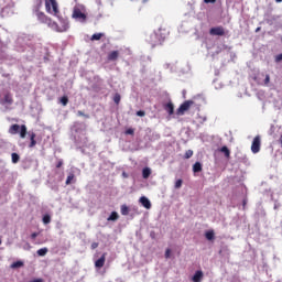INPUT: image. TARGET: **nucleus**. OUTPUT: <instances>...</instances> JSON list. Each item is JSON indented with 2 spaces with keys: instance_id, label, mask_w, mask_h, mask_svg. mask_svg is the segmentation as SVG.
Instances as JSON below:
<instances>
[{
  "instance_id": "c9c22d12",
  "label": "nucleus",
  "mask_w": 282,
  "mask_h": 282,
  "mask_svg": "<svg viewBox=\"0 0 282 282\" xmlns=\"http://www.w3.org/2000/svg\"><path fill=\"white\" fill-rule=\"evenodd\" d=\"M171 258V249H166L165 250V259H170Z\"/></svg>"
},
{
  "instance_id": "cd10ccee",
  "label": "nucleus",
  "mask_w": 282,
  "mask_h": 282,
  "mask_svg": "<svg viewBox=\"0 0 282 282\" xmlns=\"http://www.w3.org/2000/svg\"><path fill=\"white\" fill-rule=\"evenodd\" d=\"M185 160H191L193 158V150H187L184 154Z\"/></svg>"
},
{
  "instance_id": "c03bdc74",
  "label": "nucleus",
  "mask_w": 282,
  "mask_h": 282,
  "mask_svg": "<svg viewBox=\"0 0 282 282\" xmlns=\"http://www.w3.org/2000/svg\"><path fill=\"white\" fill-rule=\"evenodd\" d=\"M275 1H276V3H281L282 0H275Z\"/></svg>"
},
{
  "instance_id": "f257e3e1",
  "label": "nucleus",
  "mask_w": 282,
  "mask_h": 282,
  "mask_svg": "<svg viewBox=\"0 0 282 282\" xmlns=\"http://www.w3.org/2000/svg\"><path fill=\"white\" fill-rule=\"evenodd\" d=\"M45 10L48 14H53V17H57L58 23L52 20L50 22V28L54 32L63 33L69 30V20L61 17V11L58 10V2L56 0H45Z\"/></svg>"
},
{
  "instance_id": "b1692460",
  "label": "nucleus",
  "mask_w": 282,
  "mask_h": 282,
  "mask_svg": "<svg viewBox=\"0 0 282 282\" xmlns=\"http://www.w3.org/2000/svg\"><path fill=\"white\" fill-rule=\"evenodd\" d=\"M42 221H43V224H45V225H47V224H50L51 221H52V216H50V215H44L43 216V218H42Z\"/></svg>"
},
{
  "instance_id": "f3484780",
  "label": "nucleus",
  "mask_w": 282,
  "mask_h": 282,
  "mask_svg": "<svg viewBox=\"0 0 282 282\" xmlns=\"http://www.w3.org/2000/svg\"><path fill=\"white\" fill-rule=\"evenodd\" d=\"M23 265H24L23 261L18 260V261L13 262V263L10 265V268H11L12 270H17V269H19V268H23Z\"/></svg>"
},
{
  "instance_id": "37998d69",
  "label": "nucleus",
  "mask_w": 282,
  "mask_h": 282,
  "mask_svg": "<svg viewBox=\"0 0 282 282\" xmlns=\"http://www.w3.org/2000/svg\"><path fill=\"white\" fill-rule=\"evenodd\" d=\"M26 246H28L29 250H30V248H32V247L30 246V243H26Z\"/></svg>"
},
{
  "instance_id": "20e7f679",
  "label": "nucleus",
  "mask_w": 282,
  "mask_h": 282,
  "mask_svg": "<svg viewBox=\"0 0 282 282\" xmlns=\"http://www.w3.org/2000/svg\"><path fill=\"white\" fill-rule=\"evenodd\" d=\"M193 105H195L194 100H186L184 101L176 110V116H184L186 113V111H188V109H191V107H193Z\"/></svg>"
},
{
  "instance_id": "7ed1b4c3",
  "label": "nucleus",
  "mask_w": 282,
  "mask_h": 282,
  "mask_svg": "<svg viewBox=\"0 0 282 282\" xmlns=\"http://www.w3.org/2000/svg\"><path fill=\"white\" fill-rule=\"evenodd\" d=\"M84 8L80 6H75L73 9V19H76L77 21H82L85 23L87 21V14L84 12Z\"/></svg>"
},
{
  "instance_id": "6ab92c4d",
  "label": "nucleus",
  "mask_w": 282,
  "mask_h": 282,
  "mask_svg": "<svg viewBox=\"0 0 282 282\" xmlns=\"http://www.w3.org/2000/svg\"><path fill=\"white\" fill-rule=\"evenodd\" d=\"M202 171H203L202 163H200V162H196V163L193 165V172H194V173H202Z\"/></svg>"
},
{
  "instance_id": "72a5a7b5",
  "label": "nucleus",
  "mask_w": 282,
  "mask_h": 282,
  "mask_svg": "<svg viewBox=\"0 0 282 282\" xmlns=\"http://www.w3.org/2000/svg\"><path fill=\"white\" fill-rule=\"evenodd\" d=\"M77 116L84 117V118H89V115H85V112H83L82 110L77 111Z\"/></svg>"
},
{
  "instance_id": "c85d7f7f",
  "label": "nucleus",
  "mask_w": 282,
  "mask_h": 282,
  "mask_svg": "<svg viewBox=\"0 0 282 282\" xmlns=\"http://www.w3.org/2000/svg\"><path fill=\"white\" fill-rule=\"evenodd\" d=\"M182 184H184V181H182V178H178L175 182L174 188H182Z\"/></svg>"
},
{
  "instance_id": "1a4fd4ad",
  "label": "nucleus",
  "mask_w": 282,
  "mask_h": 282,
  "mask_svg": "<svg viewBox=\"0 0 282 282\" xmlns=\"http://www.w3.org/2000/svg\"><path fill=\"white\" fill-rule=\"evenodd\" d=\"M106 261H107V253H102L101 257L95 261V268H97V270L105 268Z\"/></svg>"
},
{
  "instance_id": "a211bd4d",
  "label": "nucleus",
  "mask_w": 282,
  "mask_h": 282,
  "mask_svg": "<svg viewBox=\"0 0 282 282\" xmlns=\"http://www.w3.org/2000/svg\"><path fill=\"white\" fill-rule=\"evenodd\" d=\"M142 177L143 180H149V177H151V170L149 167L142 170Z\"/></svg>"
},
{
  "instance_id": "473e14b6",
  "label": "nucleus",
  "mask_w": 282,
  "mask_h": 282,
  "mask_svg": "<svg viewBox=\"0 0 282 282\" xmlns=\"http://www.w3.org/2000/svg\"><path fill=\"white\" fill-rule=\"evenodd\" d=\"M137 116H139V118H144V116H147V112H144L143 110H139L137 111Z\"/></svg>"
},
{
  "instance_id": "58836bf2",
  "label": "nucleus",
  "mask_w": 282,
  "mask_h": 282,
  "mask_svg": "<svg viewBox=\"0 0 282 282\" xmlns=\"http://www.w3.org/2000/svg\"><path fill=\"white\" fill-rule=\"evenodd\" d=\"M61 166H63V160H59L56 164V169H61Z\"/></svg>"
},
{
  "instance_id": "2f4dec72",
  "label": "nucleus",
  "mask_w": 282,
  "mask_h": 282,
  "mask_svg": "<svg viewBox=\"0 0 282 282\" xmlns=\"http://www.w3.org/2000/svg\"><path fill=\"white\" fill-rule=\"evenodd\" d=\"M135 130H133L132 128L126 130V135H134Z\"/></svg>"
},
{
  "instance_id": "49530a36",
  "label": "nucleus",
  "mask_w": 282,
  "mask_h": 282,
  "mask_svg": "<svg viewBox=\"0 0 282 282\" xmlns=\"http://www.w3.org/2000/svg\"><path fill=\"white\" fill-rule=\"evenodd\" d=\"M1 243H2V241H1V239H0V246H1Z\"/></svg>"
},
{
  "instance_id": "7c9ffc66",
  "label": "nucleus",
  "mask_w": 282,
  "mask_h": 282,
  "mask_svg": "<svg viewBox=\"0 0 282 282\" xmlns=\"http://www.w3.org/2000/svg\"><path fill=\"white\" fill-rule=\"evenodd\" d=\"M74 180V174H69L66 178V186H69L72 184V181Z\"/></svg>"
},
{
  "instance_id": "4be33fe9",
  "label": "nucleus",
  "mask_w": 282,
  "mask_h": 282,
  "mask_svg": "<svg viewBox=\"0 0 282 282\" xmlns=\"http://www.w3.org/2000/svg\"><path fill=\"white\" fill-rule=\"evenodd\" d=\"M11 160L13 164H18L19 160H21V156H19V154H17L15 152H13L11 154Z\"/></svg>"
},
{
  "instance_id": "0eeeda50",
  "label": "nucleus",
  "mask_w": 282,
  "mask_h": 282,
  "mask_svg": "<svg viewBox=\"0 0 282 282\" xmlns=\"http://www.w3.org/2000/svg\"><path fill=\"white\" fill-rule=\"evenodd\" d=\"M252 153H259L261 151V137H254L252 144H251Z\"/></svg>"
},
{
  "instance_id": "ea45409f",
  "label": "nucleus",
  "mask_w": 282,
  "mask_h": 282,
  "mask_svg": "<svg viewBox=\"0 0 282 282\" xmlns=\"http://www.w3.org/2000/svg\"><path fill=\"white\" fill-rule=\"evenodd\" d=\"M204 3H217V0H204Z\"/></svg>"
},
{
  "instance_id": "c756f323",
  "label": "nucleus",
  "mask_w": 282,
  "mask_h": 282,
  "mask_svg": "<svg viewBox=\"0 0 282 282\" xmlns=\"http://www.w3.org/2000/svg\"><path fill=\"white\" fill-rule=\"evenodd\" d=\"M120 100H121L120 94L117 93V94L113 96V102H116L117 105H120Z\"/></svg>"
},
{
  "instance_id": "423d86ee",
  "label": "nucleus",
  "mask_w": 282,
  "mask_h": 282,
  "mask_svg": "<svg viewBox=\"0 0 282 282\" xmlns=\"http://www.w3.org/2000/svg\"><path fill=\"white\" fill-rule=\"evenodd\" d=\"M210 36H226V29L224 26H215L209 30Z\"/></svg>"
},
{
  "instance_id": "9b49d317",
  "label": "nucleus",
  "mask_w": 282,
  "mask_h": 282,
  "mask_svg": "<svg viewBox=\"0 0 282 282\" xmlns=\"http://www.w3.org/2000/svg\"><path fill=\"white\" fill-rule=\"evenodd\" d=\"M139 202L143 208H147V210H151V200H149V198H147L145 196H142L139 199Z\"/></svg>"
},
{
  "instance_id": "dca6fc26",
  "label": "nucleus",
  "mask_w": 282,
  "mask_h": 282,
  "mask_svg": "<svg viewBox=\"0 0 282 282\" xmlns=\"http://www.w3.org/2000/svg\"><path fill=\"white\" fill-rule=\"evenodd\" d=\"M205 237H206L207 241H213V239H215V230L210 229V230L206 231Z\"/></svg>"
},
{
  "instance_id": "79ce46f5",
  "label": "nucleus",
  "mask_w": 282,
  "mask_h": 282,
  "mask_svg": "<svg viewBox=\"0 0 282 282\" xmlns=\"http://www.w3.org/2000/svg\"><path fill=\"white\" fill-rule=\"evenodd\" d=\"M246 204H248V199L245 198V199L242 200V206H243V208H246Z\"/></svg>"
},
{
  "instance_id": "f8f14e48",
  "label": "nucleus",
  "mask_w": 282,
  "mask_h": 282,
  "mask_svg": "<svg viewBox=\"0 0 282 282\" xmlns=\"http://www.w3.org/2000/svg\"><path fill=\"white\" fill-rule=\"evenodd\" d=\"M164 110L169 113V116H173V113H175V106L170 101L164 105Z\"/></svg>"
},
{
  "instance_id": "e433bc0d",
  "label": "nucleus",
  "mask_w": 282,
  "mask_h": 282,
  "mask_svg": "<svg viewBox=\"0 0 282 282\" xmlns=\"http://www.w3.org/2000/svg\"><path fill=\"white\" fill-rule=\"evenodd\" d=\"M264 85H270V75H265Z\"/></svg>"
},
{
  "instance_id": "412c9836",
  "label": "nucleus",
  "mask_w": 282,
  "mask_h": 282,
  "mask_svg": "<svg viewBox=\"0 0 282 282\" xmlns=\"http://www.w3.org/2000/svg\"><path fill=\"white\" fill-rule=\"evenodd\" d=\"M220 153H224L225 158H230V150L228 149V147L224 145L223 148H220Z\"/></svg>"
},
{
  "instance_id": "5701e85b",
  "label": "nucleus",
  "mask_w": 282,
  "mask_h": 282,
  "mask_svg": "<svg viewBox=\"0 0 282 282\" xmlns=\"http://www.w3.org/2000/svg\"><path fill=\"white\" fill-rule=\"evenodd\" d=\"M59 102L63 105V107H67V102H69V98L67 96H63L59 99Z\"/></svg>"
},
{
  "instance_id": "9d476101",
  "label": "nucleus",
  "mask_w": 282,
  "mask_h": 282,
  "mask_svg": "<svg viewBox=\"0 0 282 282\" xmlns=\"http://www.w3.org/2000/svg\"><path fill=\"white\" fill-rule=\"evenodd\" d=\"M37 19L39 21H41L42 23H46L50 28V23H52V18H48L47 15H45V13L43 12H39L37 13Z\"/></svg>"
},
{
  "instance_id": "393cba45",
  "label": "nucleus",
  "mask_w": 282,
  "mask_h": 282,
  "mask_svg": "<svg viewBox=\"0 0 282 282\" xmlns=\"http://www.w3.org/2000/svg\"><path fill=\"white\" fill-rule=\"evenodd\" d=\"M102 39V33H95L91 35V41H100Z\"/></svg>"
},
{
  "instance_id": "2eb2a0df",
  "label": "nucleus",
  "mask_w": 282,
  "mask_h": 282,
  "mask_svg": "<svg viewBox=\"0 0 282 282\" xmlns=\"http://www.w3.org/2000/svg\"><path fill=\"white\" fill-rule=\"evenodd\" d=\"M30 140H31V143H30V149H33V147H36V133L32 132L30 133Z\"/></svg>"
},
{
  "instance_id": "f704fd0d",
  "label": "nucleus",
  "mask_w": 282,
  "mask_h": 282,
  "mask_svg": "<svg viewBox=\"0 0 282 282\" xmlns=\"http://www.w3.org/2000/svg\"><path fill=\"white\" fill-rule=\"evenodd\" d=\"M281 61H282V53H281V54H278V55L275 56V63H281Z\"/></svg>"
},
{
  "instance_id": "a18cd8bd",
  "label": "nucleus",
  "mask_w": 282,
  "mask_h": 282,
  "mask_svg": "<svg viewBox=\"0 0 282 282\" xmlns=\"http://www.w3.org/2000/svg\"><path fill=\"white\" fill-rule=\"evenodd\" d=\"M280 143H281V145H282V139L280 140Z\"/></svg>"
},
{
  "instance_id": "a19ab883",
  "label": "nucleus",
  "mask_w": 282,
  "mask_h": 282,
  "mask_svg": "<svg viewBox=\"0 0 282 282\" xmlns=\"http://www.w3.org/2000/svg\"><path fill=\"white\" fill-rule=\"evenodd\" d=\"M36 237H39V234H37V232H33V234L31 235V239H36Z\"/></svg>"
},
{
  "instance_id": "bb28decb",
  "label": "nucleus",
  "mask_w": 282,
  "mask_h": 282,
  "mask_svg": "<svg viewBox=\"0 0 282 282\" xmlns=\"http://www.w3.org/2000/svg\"><path fill=\"white\" fill-rule=\"evenodd\" d=\"M48 250L47 248H42L37 250V254L39 257H45V254H47Z\"/></svg>"
},
{
  "instance_id": "ddd939ff",
  "label": "nucleus",
  "mask_w": 282,
  "mask_h": 282,
  "mask_svg": "<svg viewBox=\"0 0 282 282\" xmlns=\"http://www.w3.org/2000/svg\"><path fill=\"white\" fill-rule=\"evenodd\" d=\"M203 279H204V272L202 270H198L193 275L192 281L193 282H202Z\"/></svg>"
},
{
  "instance_id": "39448f33",
  "label": "nucleus",
  "mask_w": 282,
  "mask_h": 282,
  "mask_svg": "<svg viewBox=\"0 0 282 282\" xmlns=\"http://www.w3.org/2000/svg\"><path fill=\"white\" fill-rule=\"evenodd\" d=\"M163 41H164V39H162V36H160V34L152 33L150 35L149 43H150V45H152V47H156V45H162Z\"/></svg>"
},
{
  "instance_id": "a878e982",
  "label": "nucleus",
  "mask_w": 282,
  "mask_h": 282,
  "mask_svg": "<svg viewBox=\"0 0 282 282\" xmlns=\"http://www.w3.org/2000/svg\"><path fill=\"white\" fill-rule=\"evenodd\" d=\"M121 215H129V207L127 205H121Z\"/></svg>"
},
{
  "instance_id": "f03ea898",
  "label": "nucleus",
  "mask_w": 282,
  "mask_h": 282,
  "mask_svg": "<svg viewBox=\"0 0 282 282\" xmlns=\"http://www.w3.org/2000/svg\"><path fill=\"white\" fill-rule=\"evenodd\" d=\"M9 133L11 135L20 133V138L24 139L25 135H28V127L25 124L19 126L18 123H14L9 128Z\"/></svg>"
},
{
  "instance_id": "4468645a",
  "label": "nucleus",
  "mask_w": 282,
  "mask_h": 282,
  "mask_svg": "<svg viewBox=\"0 0 282 282\" xmlns=\"http://www.w3.org/2000/svg\"><path fill=\"white\" fill-rule=\"evenodd\" d=\"M120 56V52L112 51L108 54V61H118V57Z\"/></svg>"
},
{
  "instance_id": "aec40b11",
  "label": "nucleus",
  "mask_w": 282,
  "mask_h": 282,
  "mask_svg": "<svg viewBox=\"0 0 282 282\" xmlns=\"http://www.w3.org/2000/svg\"><path fill=\"white\" fill-rule=\"evenodd\" d=\"M119 217L118 212H112L108 217V221H118Z\"/></svg>"
},
{
  "instance_id": "6e6552de",
  "label": "nucleus",
  "mask_w": 282,
  "mask_h": 282,
  "mask_svg": "<svg viewBox=\"0 0 282 282\" xmlns=\"http://www.w3.org/2000/svg\"><path fill=\"white\" fill-rule=\"evenodd\" d=\"M14 102V98H12V94L11 93H6L3 98L0 100V105L4 106V105H13Z\"/></svg>"
},
{
  "instance_id": "4c0bfd02",
  "label": "nucleus",
  "mask_w": 282,
  "mask_h": 282,
  "mask_svg": "<svg viewBox=\"0 0 282 282\" xmlns=\"http://www.w3.org/2000/svg\"><path fill=\"white\" fill-rule=\"evenodd\" d=\"M90 248L91 250H96V248H98V242H93Z\"/></svg>"
}]
</instances>
